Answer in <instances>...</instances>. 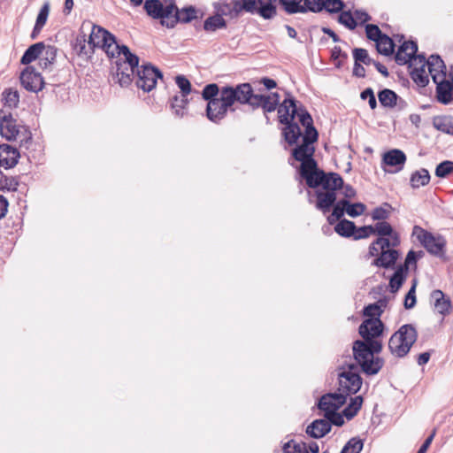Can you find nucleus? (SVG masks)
Returning <instances> with one entry per match:
<instances>
[{
  "mask_svg": "<svg viewBox=\"0 0 453 453\" xmlns=\"http://www.w3.org/2000/svg\"><path fill=\"white\" fill-rule=\"evenodd\" d=\"M433 127L447 134L453 135V117L439 115L433 118Z\"/></svg>",
  "mask_w": 453,
  "mask_h": 453,
  "instance_id": "obj_33",
  "label": "nucleus"
},
{
  "mask_svg": "<svg viewBox=\"0 0 453 453\" xmlns=\"http://www.w3.org/2000/svg\"><path fill=\"white\" fill-rule=\"evenodd\" d=\"M226 95V98H227L226 103H230L232 106L234 103H239L241 104H246L249 103V100L252 95V86L248 83H240L236 86H224L221 88Z\"/></svg>",
  "mask_w": 453,
  "mask_h": 453,
  "instance_id": "obj_10",
  "label": "nucleus"
},
{
  "mask_svg": "<svg viewBox=\"0 0 453 453\" xmlns=\"http://www.w3.org/2000/svg\"><path fill=\"white\" fill-rule=\"evenodd\" d=\"M398 95L392 89L383 88L378 92V99L381 106L394 108L396 106Z\"/></svg>",
  "mask_w": 453,
  "mask_h": 453,
  "instance_id": "obj_35",
  "label": "nucleus"
},
{
  "mask_svg": "<svg viewBox=\"0 0 453 453\" xmlns=\"http://www.w3.org/2000/svg\"><path fill=\"white\" fill-rule=\"evenodd\" d=\"M392 209L388 203H384L381 206L376 207L372 211V219L373 220L386 221L390 216V211Z\"/></svg>",
  "mask_w": 453,
  "mask_h": 453,
  "instance_id": "obj_48",
  "label": "nucleus"
},
{
  "mask_svg": "<svg viewBox=\"0 0 453 453\" xmlns=\"http://www.w3.org/2000/svg\"><path fill=\"white\" fill-rule=\"evenodd\" d=\"M433 81L436 84L435 99L443 105H449L453 103V91L449 86V80L441 78L437 80L436 76L433 77Z\"/></svg>",
  "mask_w": 453,
  "mask_h": 453,
  "instance_id": "obj_21",
  "label": "nucleus"
},
{
  "mask_svg": "<svg viewBox=\"0 0 453 453\" xmlns=\"http://www.w3.org/2000/svg\"><path fill=\"white\" fill-rule=\"evenodd\" d=\"M44 49L45 44L43 42H39L30 45L21 57L20 63L22 65H29L42 54Z\"/></svg>",
  "mask_w": 453,
  "mask_h": 453,
  "instance_id": "obj_30",
  "label": "nucleus"
},
{
  "mask_svg": "<svg viewBox=\"0 0 453 453\" xmlns=\"http://www.w3.org/2000/svg\"><path fill=\"white\" fill-rule=\"evenodd\" d=\"M345 7L342 0H323L322 11L325 10L329 13H338Z\"/></svg>",
  "mask_w": 453,
  "mask_h": 453,
  "instance_id": "obj_51",
  "label": "nucleus"
},
{
  "mask_svg": "<svg viewBox=\"0 0 453 453\" xmlns=\"http://www.w3.org/2000/svg\"><path fill=\"white\" fill-rule=\"evenodd\" d=\"M407 276L405 265H398L389 279L390 292H397L403 285Z\"/></svg>",
  "mask_w": 453,
  "mask_h": 453,
  "instance_id": "obj_28",
  "label": "nucleus"
},
{
  "mask_svg": "<svg viewBox=\"0 0 453 453\" xmlns=\"http://www.w3.org/2000/svg\"><path fill=\"white\" fill-rule=\"evenodd\" d=\"M338 22L345 26L347 28L353 30L357 27V22L355 15L350 11H342L338 16Z\"/></svg>",
  "mask_w": 453,
  "mask_h": 453,
  "instance_id": "obj_49",
  "label": "nucleus"
},
{
  "mask_svg": "<svg viewBox=\"0 0 453 453\" xmlns=\"http://www.w3.org/2000/svg\"><path fill=\"white\" fill-rule=\"evenodd\" d=\"M331 58L335 61V67L341 68L349 56L345 51L342 50L341 47L334 46L331 51Z\"/></svg>",
  "mask_w": 453,
  "mask_h": 453,
  "instance_id": "obj_61",
  "label": "nucleus"
},
{
  "mask_svg": "<svg viewBox=\"0 0 453 453\" xmlns=\"http://www.w3.org/2000/svg\"><path fill=\"white\" fill-rule=\"evenodd\" d=\"M413 234L417 236V239L427 252L437 257L445 258L447 241L444 236L434 234L419 226L413 227Z\"/></svg>",
  "mask_w": 453,
  "mask_h": 453,
  "instance_id": "obj_3",
  "label": "nucleus"
},
{
  "mask_svg": "<svg viewBox=\"0 0 453 453\" xmlns=\"http://www.w3.org/2000/svg\"><path fill=\"white\" fill-rule=\"evenodd\" d=\"M346 397L342 393H327L319 398L317 407L325 413H328L334 411H338L346 403Z\"/></svg>",
  "mask_w": 453,
  "mask_h": 453,
  "instance_id": "obj_18",
  "label": "nucleus"
},
{
  "mask_svg": "<svg viewBox=\"0 0 453 453\" xmlns=\"http://www.w3.org/2000/svg\"><path fill=\"white\" fill-rule=\"evenodd\" d=\"M257 0H234V16L242 12L249 13H257Z\"/></svg>",
  "mask_w": 453,
  "mask_h": 453,
  "instance_id": "obj_41",
  "label": "nucleus"
},
{
  "mask_svg": "<svg viewBox=\"0 0 453 453\" xmlns=\"http://www.w3.org/2000/svg\"><path fill=\"white\" fill-rule=\"evenodd\" d=\"M381 342H364L362 340H356L352 344L353 358L357 364H360L367 358H371L382 350Z\"/></svg>",
  "mask_w": 453,
  "mask_h": 453,
  "instance_id": "obj_9",
  "label": "nucleus"
},
{
  "mask_svg": "<svg viewBox=\"0 0 453 453\" xmlns=\"http://www.w3.org/2000/svg\"><path fill=\"white\" fill-rule=\"evenodd\" d=\"M111 69L113 76L117 77L121 87L129 86L134 79L136 68H132L127 61H122V58H117L112 63Z\"/></svg>",
  "mask_w": 453,
  "mask_h": 453,
  "instance_id": "obj_16",
  "label": "nucleus"
},
{
  "mask_svg": "<svg viewBox=\"0 0 453 453\" xmlns=\"http://www.w3.org/2000/svg\"><path fill=\"white\" fill-rule=\"evenodd\" d=\"M406 160L403 150L392 149L383 154L381 167L388 173H397L403 169Z\"/></svg>",
  "mask_w": 453,
  "mask_h": 453,
  "instance_id": "obj_11",
  "label": "nucleus"
},
{
  "mask_svg": "<svg viewBox=\"0 0 453 453\" xmlns=\"http://www.w3.org/2000/svg\"><path fill=\"white\" fill-rule=\"evenodd\" d=\"M226 21L221 17V15L215 14L210 16L203 22V29L207 32H214L217 29L226 28Z\"/></svg>",
  "mask_w": 453,
  "mask_h": 453,
  "instance_id": "obj_42",
  "label": "nucleus"
},
{
  "mask_svg": "<svg viewBox=\"0 0 453 453\" xmlns=\"http://www.w3.org/2000/svg\"><path fill=\"white\" fill-rule=\"evenodd\" d=\"M453 173V161L444 160L437 165L435 168V175L438 178H446Z\"/></svg>",
  "mask_w": 453,
  "mask_h": 453,
  "instance_id": "obj_57",
  "label": "nucleus"
},
{
  "mask_svg": "<svg viewBox=\"0 0 453 453\" xmlns=\"http://www.w3.org/2000/svg\"><path fill=\"white\" fill-rule=\"evenodd\" d=\"M410 76L412 81L420 88H425L429 83V78L426 73L424 65L418 67H411L410 71Z\"/></svg>",
  "mask_w": 453,
  "mask_h": 453,
  "instance_id": "obj_39",
  "label": "nucleus"
},
{
  "mask_svg": "<svg viewBox=\"0 0 453 453\" xmlns=\"http://www.w3.org/2000/svg\"><path fill=\"white\" fill-rule=\"evenodd\" d=\"M296 116L298 117L299 121L303 127H307L314 126L311 115L309 113L306 108L300 103L297 104Z\"/></svg>",
  "mask_w": 453,
  "mask_h": 453,
  "instance_id": "obj_52",
  "label": "nucleus"
},
{
  "mask_svg": "<svg viewBox=\"0 0 453 453\" xmlns=\"http://www.w3.org/2000/svg\"><path fill=\"white\" fill-rule=\"evenodd\" d=\"M282 124L285 125V127L282 129L285 141L289 145L296 144L302 134L298 124L294 120Z\"/></svg>",
  "mask_w": 453,
  "mask_h": 453,
  "instance_id": "obj_29",
  "label": "nucleus"
},
{
  "mask_svg": "<svg viewBox=\"0 0 453 453\" xmlns=\"http://www.w3.org/2000/svg\"><path fill=\"white\" fill-rule=\"evenodd\" d=\"M318 138L319 133L315 127H305V132L303 135L302 143L307 144L308 146H312V144L318 141Z\"/></svg>",
  "mask_w": 453,
  "mask_h": 453,
  "instance_id": "obj_63",
  "label": "nucleus"
},
{
  "mask_svg": "<svg viewBox=\"0 0 453 453\" xmlns=\"http://www.w3.org/2000/svg\"><path fill=\"white\" fill-rule=\"evenodd\" d=\"M299 102L289 92H286V97L277 107L279 122L288 123L296 117L297 104Z\"/></svg>",
  "mask_w": 453,
  "mask_h": 453,
  "instance_id": "obj_15",
  "label": "nucleus"
},
{
  "mask_svg": "<svg viewBox=\"0 0 453 453\" xmlns=\"http://www.w3.org/2000/svg\"><path fill=\"white\" fill-rule=\"evenodd\" d=\"M355 62L366 65H372L373 59L370 58L367 50L363 48H355L352 51Z\"/></svg>",
  "mask_w": 453,
  "mask_h": 453,
  "instance_id": "obj_54",
  "label": "nucleus"
},
{
  "mask_svg": "<svg viewBox=\"0 0 453 453\" xmlns=\"http://www.w3.org/2000/svg\"><path fill=\"white\" fill-rule=\"evenodd\" d=\"M331 431V423L326 418L313 420L306 428V434L314 439H320Z\"/></svg>",
  "mask_w": 453,
  "mask_h": 453,
  "instance_id": "obj_25",
  "label": "nucleus"
},
{
  "mask_svg": "<svg viewBox=\"0 0 453 453\" xmlns=\"http://www.w3.org/2000/svg\"><path fill=\"white\" fill-rule=\"evenodd\" d=\"M174 9H176V4L173 2L165 6L160 0H146L144 3V10L147 14L153 19H160L161 24L165 20H170Z\"/></svg>",
  "mask_w": 453,
  "mask_h": 453,
  "instance_id": "obj_13",
  "label": "nucleus"
},
{
  "mask_svg": "<svg viewBox=\"0 0 453 453\" xmlns=\"http://www.w3.org/2000/svg\"><path fill=\"white\" fill-rule=\"evenodd\" d=\"M395 42L386 34L376 42L377 51L383 56H391L395 51Z\"/></svg>",
  "mask_w": 453,
  "mask_h": 453,
  "instance_id": "obj_38",
  "label": "nucleus"
},
{
  "mask_svg": "<svg viewBox=\"0 0 453 453\" xmlns=\"http://www.w3.org/2000/svg\"><path fill=\"white\" fill-rule=\"evenodd\" d=\"M4 100L5 101V105L9 107L16 108L19 102V95L17 90H13L12 88H6L3 92Z\"/></svg>",
  "mask_w": 453,
  "mask_h": 453,
  "instance_id": "obj_56",
  "label": "nucleus"
},
{
  "mask_svg": "<svg viewBox=\"0 0 453 453\" xmlns=\"http://www.w3.org/2000/svg\"><path fill=\"white\" fill-rule=\"evenodd\" d=\"M42 54L43 56L40 58L39 65L42 68L47 69L55 63L58 48L54 45H45Z\"/></svg>",
  "mask_w": 453,
  "mask_h": 453,
  "instance_id": "obj_37",
  "label": "nucleus"
},
{
  "mask_svg": "<svg viewBox=\"0 0 453 453\" xmlns=\"http://www.w3.org/2000/svg\"><path fill=\"white\" fill-rule=\"evenodd\" d=\"M19 126L20 125L17 124L16 119L12 118V114L4 115L0 121L1 136L7 141L17 140Z\"/></svg>",
  "mask_w": 453,
  "mask_h": 453,
  "instance_id": "obj_24",
  "label": "nucleus"
},
{
  "mask_svg": "<svg viewBox=\"0 0 453 453\" xmlns=\"http://www.w3.org/2000/svg\"><path fill=\"white\" fill-rule=\"evenodd\" d=\"M430 297L434 302V308L442 317L449 316L453 311L450 298L441 289H434L431 292Z\"/></svg>",
  "mask_w": 453,
  "mask_h": 453,
  "instance_id": "obj_20",
  "label": "nucleus"
},
{
  "mask_svg": "<svg viewBox=\"0 0 453 453\" xmlns=\"http://www.w3.org/2000/svg\"><path fill=\"white\" fill-rule=\"evenodd\" d=\"M334 231L342 237H352L354 239V234L357 232V226L353 221L342 219L334 226Z\"/></svg>",
  "mask_w": 453,
  "mask_h": 453,
  "instance_id": "obj_34",
  "label": "nucleus"
},
{
  "mask_svg": "<svg viewBox=\"0 0 453 453\" xmlns=\"http://www.w3.org/2000/svg\"><path fill=\"white\" fill-rule=\"evenodd\" d=\"M363 401L361 395L350 398L349 403L342 410L343 415L348 420L352 419L357 414L362 407Z\"/></svg>",
  "mask_w": 453,
  "mask_h": 453,
  "instance_id": "obj_40",
  "label": "nucleus"
},
{
  "mask_svg": "<svg viewBox=\"0 0 453 453\" xmlns=\"http://www.w3.org/2000/svg\"><path fill=\"white\" fill-rule=\"evenodd\" d=\"M188 96H174L171 102V108L173 110L177 117H183L185 114L184 110L188 104Z\"/></svg>",
  "mask_w": 453,
  "mask_h": 453,
  "instance_id": "obj_44",
  "label": "nucleus"
},
{
  "mask_svg": "<svg viewBox=\"0 0 453 453\" xmlns=\"http://www.w3.org/2000/svg\"><path fill=\"white\" fill-rule=\"evenodd\" d=\"M20 157L19 151L18 149L9 145V144H1L0 145V166L4 167L5 169H10L14 167L19 161Z\"/></svg>",
  "mask_w": 453,
  "mask_h": 453,
  "instance_id": "obj_23",
  "label": "nucleus"
},
{
  "mask_svg": "<svg viewBox=\"0 0 453 453\" xmlns=\"http://www.w3.org/2000/svg\"><path fill=\"white\" fill-rule=\"evenodd\" d=\"M384 323L379 318L365 319L358 327V334L364 342H380L378 340L383 334Z\"/></svg>",
  "mask_w": 453,
  "mask_h": 453,
  "instance_id": "obj_12",
  "label": "nucleus"
},
{
  "mask_svg": "<svg viewBox=\"0 0 453 453\" xmlns=\"http://www.w3.org/2000/svg\"><path fill=\"white\" fill-rule=\"evenodd\" d=\"M86 36L87 35L83 32L79 34L75 39V42L73 44V50L79 55L87 56L88 52L86 50Z\"/></svg>",
  "mask_w": 453,
  "mask_h": 453,
  "instance_id": "obj_60",
  "label": "nucleus"
},
{
  "mask_svg": "<svg viewBox=\"0 0 453 453\" xmlns=\"http://www.w3.org/2000/svg\"><path fill=\"white\" fill-rule=\"evenodd\" d=\"M399 257V250L395 249H388L380 251V255L372 262V265L384 269H394Z\"/></svg>",
  "mask_w": 453,
  "mask_h": 453,
  "instance_id": "obj_22",
  "label": "nucleus"
},
{
  "mask_svg": "<svg viewBox=\"0 0 453 453\" xmlns=\"http://www.w3.org/2000/svg\"><path fill=\"white\" fill-rule=\"evenodd\" d=\"M394 228L387 221H379L373 226V234H376L379 237H385L392 234Z\"/></svg>",
  "mask_w": 453,
  "mask_h": 453,
  "instance_id": "obj_59",
  "label": "nucleus"
},
{
  "mask_svg": "<svg viewBox=\"0 0 453 453\" xmlns=\"http://www.w3.org/2000/svg\"><path fill=\"white\" fill-rule=\"evenodd\" d=\"M428 72L433 78L434 76L437 80L446 78V65L439 55H431L427 59Z\"/></svg>",
  "mask_w": 453,
  "mask_h": 453,
  "instance_id": "obj_26",
  "label": "nucleus"
},
{
  "mask_svg": "<svg viewBox=\"0 0 453 453\" xmlns=\"http://www.w3.org/2000/svg\"><path fill=\"white\" fill-rule=\"evenodd\" d=\"M114 50L117 52V58L120 55H123L124 59L122 61H127L128 63V65H130L132 68H135L138 66L140 58L139 57L132 53L129 50V48L127 45H119L117 42V40L115 39V43L113 44Z\"/></svg>",
  "mask_w": 453,
  "mask_h": 453,
  "instance_id": "obj_31",
  "label": "nucleus"
},
{
  "mask_svg": "<svg viewBox=\"0 0 453 453\" xmlns=\"http://www.w3.org/2000/svg\"><path fill=\"white\" fill-rule=\"evenodd\" d=\"M20 83L27 91L37 93L43 88L42 75L33 66H27L20 73Z\"/></svg>",
  "mask_w": 453,
  "mask_h": 453,
  "instance_id": "obj_14",
  "label": "nucleus"
},
{
  "mask_svg": "<svg viewBox=\"0 0 453 453\" xmlns=\"http://www.w3.org/2000/svg\"><path fill=\"white\" fill-rule=\"evenodd\" d=\"M19 185V178L7 176L0 170V191H16Z\"/></svg>",
  "mask_w": 453,
  "mask_h": 453,
  "instance_id": "obj_43",
  "label": "nucleus"
},
{
  "mask_svg": "<svg viewBox=\"0 0 453 453\" xmlns=\"http://www.w3.org/2000/svg\"><path fill=\"white\" fill-rule=\"evenodd\" d=\"M226 100L227 98H226V95H224V92L221 89L220 96L219 98L207 103L205 113L210 121L219 124L226 118L229 110L232 111H234L232 104L230 103H226Z\"/></svg>",
  "mask_w": 453,
  "mask_h": 453,
  "instance_id": "obj_7",
  "label": "nucleus"
},
{
  "mask_svg": "<svg viewBox=\"0 0 453 453\" xmlns=\"http://www.w3.org/2000/svg\"><path fill=\"white\" fill-rule=\"evenodd\" d=\"M331 209V218L342 219L344 214H347V199L336 200Z\"/></svg>",
  "mask_w": 453,
  "mask_h": 453,
  "instance_id": "obj_55",
  "label": "nucleus"
},
{
  "mask_svg": "<svg viewBox=\"0 0 453 453\" xmlns=\"http://www.w3.org/2000/svg\"><path fill=\"white\" fill-rule=\"evenodd\" d=\"M315 149L313 146L301 143L296 145L292 150V156L296 160L301 162L298 169V173L303 179L311 171L314 170L318 165L317 161L313 158Z\"/></svg>",
  "mask_w": 453,
  "mask_h": 453,
  "instance_id": "obj_6",
  "label": "nucleus"
},
{
  "mask_svg": "<svg viewBox=\"0 0 453 453\" xmlns=\"http://www.w3.org/2000/svg\"><path fill=\"white\" fill-rule=\"evenodd\" d=\"M387 303L386 298H380L378 302L365 306L362 311L363 316L367 317L366 319H380Z\"/></svg>",
  "mask_w": 453,
  "mask_h": 453,
  "instance_id": "obj_32",
  "label": "nucleus"
},
{
  "mask_svg": "<svg viewBox=\"0 0 453 453\" xmlns=\"http://www.w3.org/2000/svg\"><path fill=\"white\" fill-rule=\"evenodd\" d=\"M365 34L366 37L375 43L385 35L381 32L380 27L374 24L365 25Z\"/></svg>",
  "mask_w": 453,
  "mask_h": 453,
  "instance_id": "obj_62",
  "label": "nucleus"
},
{
  "mask_svg": "<svg viewBox=\"0 0 453 453\" xmlns=\"http://www.w3.org/2000/svg\"><path fill=\"white\" fill-rule=\"evenodd\" d=\"M197 18V10L196 7L189 5L182 8L181 10H179L176 6V9H174L170 20L163 21L162 26L168 28H173L179 22L186 24L191 22L194 19H196Z\"/></svg>",
  "mask_w": 453,
  "mask_h": 453,
  "instance_id": "obj_17",
  "label": "nucleus"
},
{
  "mask_svg": "<svg viewBox=\"0 0 453 453\" xmlns=\"http://www.w3.org/2000/svg\"><path fill=\"white\" fill-rule=\"evenodd\" d=\"M366 205L361 202L350 203L347 200V215L351 218H357L365 213Z\"/></svg>",
  "mask_w": 453,
  "mask_h": 453,
  "instance_id": "obj_53",
  "label": "nucleus"
},
{
  "mask_svg": "<svg viewBox=\"0 0 453 453\" xmlns=\"http://www.w3.org/2000/svg\"><path fill=\"white\" fill-rule=\"evenodd\" d=\"M338 392L347 398L350 395L357 394L363 384V379L359 373L350 372H338Z\"/></svg>",
  "mask_w": 453,
  "mask_h": 453,
  "instance_id": "obj_8",
  "label": "nucleus"
},
{
  "mask_svg": "<svg viewBox=\"0 0 453 453\" xmlns=\"http://www.w3.org/2000/svg\"><path fill=\"white\" fill-rule=\"evenodd\" d=\"M385 364L382 357L374 356L364 360L359 365L360 371L367 376H372L379 373Z\"/></svg>",
  "mask_w": 453,
  "mask_h": 453,
  "instance_id": "obj_27",
  "label": "nucleus"
},
{
  "mask_svg": "<svg viewBox=\"0 0 453 453\" xmlns=\"http://www.w3.org/2000/svg\"><path fill=\"white\" fill-rule=\"evenodd\" d=\"M303 0H279V4L288 14L303 13Z\"/></svg>",
  "mask_w": 453,
  "mask_h": 453,
  "instance_id": "obj_45",
  "label": "nucleus"
},
{
  "mask_svg": "<svg viewBox=\"0 0 453 453\" xmlns=\"http://www.w3.org/2000/svg\"><path fill=\"white\" fill-rule=\"evenodd\" d=\"M19 135H17V140H19V147L28 149L29 145L32 143V134L27 126H19Z\"/></svg>",
  "mask_w": 453,
  "mask_h": 453,
  "instance_id": "obj_50",
  "label": "nucleus"
},
{
  "mask_svg": "<svg viewBox=\"0 0 453 453\" xmlns=\"http://www.w3.org/2000/svg\"><path fill=\"white\" fill-rule=\"evenodd\" d=\"M418 339V332L412 324H405L395 332L389 341L388 349L396 357H405Z\"/></svg>",
  "mask_w": 453,
  "mask_h": 453,
  "instance_id": "obj_2",
  "label": "nucleus"
},
{
  "mask_svg": "<svg viewBox=\"0 0 453 453\" xmlns=\"http://www.w3.org/2000/svg\"><path fill=\"white\" fill-rule=\"evenodd\" d=\"M135 84L144 92H150L155 88L158 79H163L162 72L150 63L135 67Z\"/></svg>",
  "mask_w": 453,
  "mask_h": 453,
  "instance_id": "obj_4",
  "label": "nucleus"
},
{
  "mask_svg": "<svg viewBox=\"0 0 453 453\" xmlns=\"http://www.w3.org/2000/svg\"><path fill=\"white\" fill-rule=\"evenodd\" d=\"M416 287H417V280L414 279L411 288L409 289V291L407 292V294L405 295V297H404L403 305H404V308L407 310L412 309L416 305V303H417Z\"/></svg>",
  "mask_w": 453,
  "mask_h": 453,
  "instance_id": "obj_58",
  "label": "nucleus"
},
{
  "mask_svg": "<svg viewBox=\"0 0 453 453\" xmlns=\"http://www.w3.org/2000/svg\"><path fill=\"white\" fill-rule=\"evenodd\" d=\"M283 453H309L306 443L303 441L296 442L295 440H289L282 446Z\"/></svg>",
  "mask_w": 453,
  "mask_h": 453,
  "instance_id": "obj_46",
  "label": "nucleus"
},
{
  "mask_svg": "<svg viewBox=\"0 0 453 453\" xmlns=\"http://www.w3.org/2000/svg\"><path fill=\"white\" fill-rule=\"evenodd\" d=\"M220 90L221 88H219L218 84L210 83L203 87L201 95L203 99L209 103L211 100L219 98L218 96H220Z\"/></svg>",
  "mask_w": 453,
  "mask_h": 453,
  "instance_id": "obj_47",
  "label": "nucleus"
},
{
  "mask_svg": "<svg viewBox=\"0 0 453 453\" xmlns=\"http://www.w3.org/2000/svg\"><path fill=\"white\" fill-rule=\"evenodd\" d=\"M323 0H303V13L311 12L318 13L322 12Z\"/></svg>",
  "mask_w": 453,
  "mask_h": 453,
  "instance_id": "obj_64",
  "label": "nucleus"
},
{
  "mask_svg": "<svg viewBox=\"0 0 453 453\" xmlns=\"http://www.w3.org/2000/svg\"><path fill=\"white\" fill-rule=\"evenodd\" d=\"M303 180L309 188L316 189V208L323 213L328 212L336 201V192L343 187L342 177L338 173H326L317 165Z\"/></svg>",
  "mask_w": 453,
  "mask_h": 453,
  "instance_id": "obj_1",
  "label": "nucleus"
},
{
  "mask_svg": "<svg viewBox=\"0 0 453 453\" xmlns=\"http://www.w3.org/2000/svg\"><path fill=\"white\" fill-rule=\"evenodd\" d=\"M88 42L91 52H93L94 48L97 47L102 48L109 57H114V51L111 50V48L115 43V35L105 28L98 25H93Z\"/></svg>",
  "mask_w": 453,
  "mask_h": 453,
  "instance_id": "obj_5",
  "label": "nucleus"
},
{
  "mask_svg": "<svg viewBox=\"0 0 453 453\" xmlns=\"http://www.w3.org/2000/svg\"><path fill=\"white\" fill-rule=\"evenodd\" d=\"M430 181V174L428 170L421 168L411 173L410 179V184L412 188H418L426 186Z\"/></svg>",
  "mask_w": 453,
  "mask_h": 453,
  "instance_id": "obj_36",
  "label": "nucleus"
},
{
  "mask_svg": "<svg viewBox=\"0 0 453 453\" xmlns=\"http://www.w3.org/2000/svg\"><path fill=\"white\" fill-rule=\"evenodd\" d=\"M418 52V43L415 41H404L398 48L395 61L399 65H409V68L412 66L413 54Z\"/></svg>",
  "mask_w": 453,
  "mask_h": 453,
  "instance_id": "obj_19",
  "label": "nucleus"
}]
</instances>
